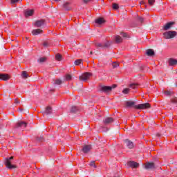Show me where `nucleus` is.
I'll return each mask as SVG.
<instances>
[{
  "label": "nucleus",
  "instance_id": "nucleus-30",
  "mask_svg": "<svg viewBox=\"0 0 177 177\" xmlns=\"http://www.w3.org/2000/svg\"><path fill=\"white\" fill-rule=\"evenodd\" d=\"M133 104H135L134 102L129 101L127 102V107H132V106H133Z\"/></svg>",
  "mask_w": 177,
  "mask_h": 177
},
{
  "label": "nucleus",
  "instance_id": "nucleus-24",
  "mask_svg": "<svg viewBox=\"0 0 177 177\" xmlns=\"http://www.w3.org/2000/svg\"><path fill=\"white\" fill-rule=\"evenodd\" d=\"M62 84H63V81L60 79L55 80L53 83L54 85H62Z\"/></svg>",
  "mask_w": 177,
  "mask_h": 177
},
{
  "label": "nucleus",
  "instance_id": "nucleus-32",
  "mask_svg": "<svg viewBox=\"0 0 177 177\" xmlns=\"http://www.w3.org/2000/svg\"><path fill=\"white\" fill-rule=\"evenodd\" d=\"M171 102L172 103H174L175 104H177V97H173L171 98Z\"/></svg>",
  "mask_w": 177,
  "mask_h": 177
},
{
  "label": "nucleus",
  "instance_id": "nucleus-12",
  "mask_svg": "<svg viewBox=\"0 0 177 177\" xmlns=\"http://www.w3.org/2000/svg\"><path fill=\"white\" fill-rule=\"evenodd\" d=\"M174 24H175V22H168L164 26L163 30H165V31L169 30V28H171V27H172Z\"/></svg>",
  "mask_w": 177,
  "mask_h": 177
},
{
  "label": "nucleus",
  "instance_id": "nucleus-36",
  "mask_svg": "<svg viewBox=\"0 0 177 177\" xmlns=\"http://www.w3.org/2000/svg\"><path fill=\"white\" fill-rule=\"evenodd\" d=\"M55 59H56L57 60H62V55H61L60 54H57V55H55Z\"/></svg>",
  "mask_w": 177,
  "mask_h": 177
},
{
  "label": "nucleus",
  "instance_id": "nucleus-33",
  "mask_svg": "<svg viewBox=\"0 0 177 177\" xmlns=\"http://www.w3.org/2000/svg\"><path fill=\"white\" fill-rule=\"evenodd\" d=\"M95 46L97 48H104L103 43H95Z\"/></svg>",
  "mask_w": 177,
  "mask_h": 177
},
{
  "label": "nucleus",
  "instance_id": "nucleus-1",
  "mask_svg": "<svg viewBox=\"0 0 177 177\" xmlns=\"http://www.w3.org/2000/svg\"><path fill=\"white\" fill-rule=\"evenodd\" d=\"M176 35V31L174 30H169L163 33V36L165 37V39H171L172 38H175Z\"/></svg>",
  "mask_w": 177,
  "mask_h": 177
},
{
  "label": "nucleus",
  "instance_id": "nucleus-48",
  "mask_svg": "<svg viewBox=\"0 0 177 177\" xmlns=\"http://www.w3.org/2000/svg\"><path fill=\"white\" fill-rule=\"evenodd\" d=\"M40 140V142H42V140H44V138H42L41 140Z\"/></svg>",
  "mask_w": 177,
  "mask_h": 177
},
{
  "label": "nucleus",
  "instance_id": "nucleus-49",
  "mask_svg": "<svg viewBox=\"0 0 177 177\" xmlns=\"http://www.w3.org/2000/svg\"><path fill=\"white\" fill-rule=\"evenodd\" d=\"M59 1H60V0H55L56 2H59Z\"/></svg>",
  "mask_w": 177,
  "mask_h": 177
},
{
  "label": "nucleus",
  "instance_id": "nucleus-17",
  "mask_svg": "<svg viewBox=\"0 0 177 177\" xmlns=\"http://www.w3.org/2000/svg\"><path fill=\"white\" fill-rule=\"evenodd\" d=\"M96 24H99L100 26L106 23V21L103 18H98L95 19Z\"/></svg>",
  "mask_w": 177,
  "mask_h": 177
},
{
  "label": "nucleus",
  "instance_id": "nucleus-37",
  "mask_svg": "<svg viewBox=\"0 0 177 177\" xmlns=\"http://www.w3.org/2000/svg\"><path fill=\"white\" fill-rule=\"evenodd\" d=\"M91 167H94V168H96V165L95 164V161H91L89 164Z\"/></svg>",
  "mask_w": 177,
  "mask_h": 177
},
{
  "label": "nucleus",
  "instance_id": "nucleus-47",
  "mask_svg": "<svg viewBox=\"0 0 177 177\" xmlns=\"http://www.w3.org/2000/svg\"><path fill=\"white\" fill-rule=\"evenodd\" d=\"M15 103L17 104V103H19V101H17V100H15Z\"/></svg>",
  "mask_w": 177,
  "mask_h": 177
},
{
  "label": "nucleus",
  "instance_id": "nucleus-28",
  "mask_svg": "<svg viewBox=\"0 0 177 177\" xmlns=\"http://www.w3.org/2000/svg\"><path fill=\"white\" fill-rule=\"evenodd\" d=\"M129 91H131L129 88H124L122 92V93H124V95H128L129 93Z\"/></svg>",
  "mask_w": 177,
  "mask_h": 177
},
{
  "label": "nucleus",
  "instance_id": "nucleus-39",
  "mask_svg": "<svg viewBox=\"0 0 177 177\" xmlns=\"http://www.w3.org/2000/svg\"><path fill=\"white\" fill-rule=\"evenodd\" d=\"M149 5H154V3L156 2V0H149Z\"/></svg>",
  "mask_w": 177,
  "mask_h": 177
},
{
  "label": "nucleus",
  "instance_id": "nucleus-9",
  "mask_svg": "<svg viewBox=\"0 0 177 177\" xmlns=\"http://www.w3.org/2000/svg\"><path fill=\"white\" fill-rule=\"evenodd\" d=\"M27 127V123L26 122H18L15 126L17 128H22V129H24Z\"/></svg>",
  "mask_w": 177,
  "mask_h": 177
},
{
  "label": "nucleus",
  "instance_id": "nucleus-43",
  "mask_svg": "<svg viewBox=\"0 0 177 177\" xmlns=\"http://www.w3.org/2000/svg\"><path fill=\"white\" fill-rule=\"evenodd\" d=\"M118 66H120L118 64H113V68H117V67H118Z\"/></svg>",
  "mask_w": 177,
  "mask_h": 177
},
{
  "label": "nucleus",
  "instance_id": "nucleus-18",
  "mask_svg": "<svg viewBox=\"0 0 177 177\" xmlns=\"http://www.w3.org/2000/svg\"><path fill=\"white\" fill-rule=\"evenodd\" d=\"M34 15V10H28L25 11L26 17H28V16H32Z\"/></svg>",
  "mask_w": 177,
  "mask_h": 177
},
{
  "label": "nucleus",
  "instance_id": "nucleus-20",
  "mask_svg": "<svg viewBox=\"0 0 177 177\" xmlns=\"http://www.w3.org/2000/svg\"><path fill=\"white\" fill-rule=\"evenodd\" d=\"M0 80H2V81H8V80H9V75L6 74H0Z\"/></svg>",
  "mask_w": 177,
  "mask_h": 177
},
{
  "label": "nucleus",
  "instance_id": "nucleus-23",
  "mask_svg": "<svg viewBox=\"0 0 177 177\" xmlns=\"http://www.w3.org/2000/svg\"><path fill=\"white\" fill-rule=\"evenodd\" d=\"M147 56H154V55H155V53H154V50H153V49H148L147 50Z\"/></svg>",
  "mask_w": 177,
  "mask_h": 177
},
{
  "label": "nucleus",
  "instance_id": "nucleus-8",
  "mask_svg": "<svg viewBox=\"0 0 177 177\" xmlns=\"http://www.w3.org/2000/svg\"><path fill=\"white\" fill-rule=\"evenodd\" d=\"M35 27H42V26H45V19L37 20L35 23Z\"/></svg>",
  "mask_w": 177,
  "mask_h": 177
},
{
  "label": "nucleus",
  "instance_id": "nucleus-34",
  "mask_svg": "<svg viewBox=\"0 0 177 177\" xmlns=\"http://www.w3.org/2000/svg\"><path fill=\"white\" fill-rule=\"evenodd\" d=\"M45 60H46V57H40V58L38 59V62H39V63H44V62H45Z\"/></svg>",
  "mask_w": 177,
  "mask_h": 177
},
{
  "label": "nucleus",
  "instance_id": "nucleus-40",
  "mask_svg": "<svg viewBox=\"0 0 177 177\" xmlns=\"http://www.w3.org/2000/svg\"><path fill=\"white\" fill-rule=\"evenodd\" d=\"M120 35L123 37V38H127V37H128V35H127V33L124 32L120 33Z\"/></svg>",
  "mask_w": 177,
  "mask_h": 177
},
{
  "label": "nucleus",
  "instance_id": "nucleus-19",
  "mask_svg": "<svg viewBox=\"0 0 177 177\" xmlns=\"http://www.w3.org/2000/svg\"><path fill=\"white\" fill-rule=\"evenodd\" d=\"M163 93L165 95V96H172L174 93L171 90H165L163 91Z\"/></svg>",
  "mask_w": 177,
  "mask_h": 177
},
{
  "label": "nucleus",
  "instance_id": "nucleus-10",
  "mask_svg": "<svg viewBox=\"0 0 177 177\" xmlns=\"http://www.w3.org/2000/svg\"><path fill=\"white\" fill-rule=\"evenodd\" d=\"M145 169H154L156 168V165H154L153 162H147L145 166Z\"/></svg>",
  "mask_w": 177,
  "mask_h": 177
},
{
  "label": "nucleus",
  "instance_id": "nucleus-38",
  "mask_svg": "<svg viewBox=\"0 0 177 177\" xmlns=\"http://www.w3.org/2000/svg\"><path fill=\"white\" fill-rule=\"evenodd\" d=\"M113 8L115 9V10H117V9H118V4L113 3Z\"/></svg>",
  "mask_w": 177,
  "mask_h": 177
},
{
  "label": "nucleus",
  "instance_id": "nucleus-21",
  "mask_svg": "<svg viewBox=\"0 0 177 177\" xmlns=\"http://www.w3.org/2000/svg\"><path fill=\"white\" fill-rule=\"evenodd\" d=\"M64 10H71V7L70 6L69 3H64L63 5Z\"/></svg>",
  "mask_w": 177,
  "mask_h": 177
},
{
  "label": "nucleus",
  "instance_id": "nucleus-31",
  "mask_svg": "<svg viewBox=\"0 0 177 177\" xmlns=\"http://www.w3.org/2000/svg\"><path fill=\"white\" fill-rule=\"evenodd\" d=\"M82 63V59H77L75 61V66H80Z\"/></svg>",
  "mask_w": 177,
  "mask_h": 177
},
{
  "label": "nucleus",
  "instance_id": "nucleus-29",
  "mask_svg": "<svg viewBox=\"0 0 177 177\" xmlns=\"http://www.w3.org/2000/svg\"><path fill=\"white\" fill-rule=\"evenodd\" d=\"M77 111H78V108H77V106H72L71 113H77Z\"/></svg>",
  "mask_w": 177,
  "mask_h": 177
},
{
  "label": "nucleus",
  "instance_id": "nucleus-2",
  "mask_svg": "<svg viewBox=\"0 0 177 177\" xmlns=\"http://www.w3.org/2000/svg\"><path fill=\"white\" fill-rule=\"evenodd\" d=\"M114 88H117L116 84H113L111 86H102L100 88V91H101V92H104V93H110V92H111V91H113V89H114Z\"/></svg>",
  "mask_w": 177,
  "mask_h": 177
},
{
  "label": "nucleus",
  "instance_id": "nucleus-16",
  "mask_svg": "<svg viewBox=\"0 0 177 177\" xmlns=\"http://www.w3.org/2000/svg\"><path fill=\"white\" fill-rule=\"evenodd\" d=\"M177 64V59L174 58H171L169 59V66H176Z\"/></svg>",
  "mask_w": 177,
  "mask_h": 177
},
{
  "label": "nucleus",
  "instance_id": "nucleus-11",
  "mask_svg": "<svg viewBox=\"0 0 177 177\" xmlns=\"http://www.w3.org/2000/svg\"><path fill=\"white\" fill-rule=\"evenodd\" d=\"M91 149H92V147L91 145H85L82 149V151H83V153H84V154H86L89 151H91Z\"/></svg>",
  "mask_w": 177,
  "mask_h": 177
},
{
  "label": "nucleus",
  "instance_id": "nucleus-15",
  "mask_svg": "<svg viewBox=\"0 0 177 177\" xmlns=\"http://www.w3.org/2000/svg\"><path fill=\"white\" fill-rule=\"evenodd\" d=\"M42 32H44V30H42L41 29H34L32 31V34L33 35H39V34H42Z\"/></svg>",
  "mask_w": 177,
  "mask_h": 177
},
{
  "label": "nucleus",
  "instance_id": "nucleus-42",
  "mask_svg": "<svg viewBox=\"0 0 177 177\" xmlns=\"http://www.w3.org/2000/svg\"><path fill=\"white\" fill-rule=\"evenodd\" d=\"M43 45H44V46H45V47H48V46H49V43L45 41V42L43 44Z\"/></svg>",
  "mask_w": 177,
  "mask_h": 177
},
{
  "label": "nucleus",
  "instance_id": "nucleus-44",
  "mask_svg": "<svg viewBox=\"0 0 177 177\" xmlns=\"http://www.w3.org/2000/svg\"><path fill=\"white\" fill-rule=\"evenodd\" d=\"M16 2H19V0H11V3H16Z\"/></svg>",
  "mask_w": 177,
  "mask_h": 177
},
{
  "label": "nucleus",
  "instance_id": "nucleus-25",
  "mask_svg": "<svg viewBox=\"0 0 177 177\" xmlns=\"http://www.w3.org/2000/svg\"><path fill=\"white\" fill-rule=\"evenodd\" d=\"M72 78H73V76H71V75L70 74H67L66 75H65L66 81H71Z\"/></svg>",
  "mask_w": 177,
  "mask_h": 177
},
{
  "label": "nucleus",
  "instance_id": "nucleus-4",
  "mask_svg": "<svg viewBox=\"0 0 177 177\" xmlns=\"http://www.w3.org/2000/svg\"><path fill=\"white\" fill-rule=\"evenodd\" d=\"M135 107L138 109L139 110H145V109H150V104L149 103H145L136 105Z\"/></svg>",
  "mask_w": 177,
  "mask_h": 177
},
{
  "label": "nucleus",
  "instance_id": "nucleus-46",
  "mask_svg": "<svg viewBox=\"0 0 177 177\" xmlns=\"http://www.w3.org/2000/svg\"><path fill=\"white\" fill-rule=\"evenodd\" d=\"M140 5H143V3H145V1H140Z\"/></svg>",
  "mask_w": 177,
  "mask_h": 177
},
{
  "label": "nucleus",
  "instance_id": "nucleus-14",
  "mask_svg": "<svg viewBox=\"0 0 177 177\" xmlns=\"http://www.w3.org/2000/svg\"><path fill=\"white\" fill-rule=\"evenodd\" d=\"M49 114H52V108L48 106L45 112L43 113V115L45 117V115H49Z\"/></svg>",
  "mask_w": 177,
  "mask_h": 177
},
{
  "label": "nucleus",
  "instance_id": "nucleus-45",
  "mask_svg": "<svg viewBox=\"0 0 177 177\" xmlns=\"http://www.w3.org/2000/svg\"><path fill=\"white\" fill-rule=\"evenodd\" d=\"M91 0H83V1L84 2V3H88V2H89Z\"/></svg>",
  "mask_w": 177,
  "mask_h": 177
},
{
  "label": "nucleus",
  "instance_id": "nucleus-41",
  "mask_svg": "<svg viewBox=\"0 0 177 177\" xmlns=\"http://www.w3.org/2000/svg\"><path fill=\"white\" fill-rule=\"evenodd\" d=\"M138 21H140V23H143L144 19L142 17H138Z\"/></svg>",
  "mask_w": 177,
  "mask_h": 177
},
{
  "label": "nucleus",
  "instance_id": "nucleus-35",
  "mask_svg": "<svg viewBox=\"0 0 177 177\" xmlns=\"http://www.w3.org/2000/svg\"><path fill=\"white\" fill-rule=\"evenodd\" d=\"M104 48H109L110 46V41H106L105 43H103Z\"/></svg>",
  "mask_w": 177,
  "mask_h": 177
},
{
  "label": "nucleus",
  "instance_id": "nucleus-26",
  "mask_svg": "<svg viewBox=\"0 0 177 177\" xmlns=\"http://www.w3.org/2000/svg\"><path fill=\"white\" fill-rule=\"evenodd\" d=\"M21 77L22 78H28V74L27 73V72L26 71H23L22 73H21Z\"/></svg>",
  "mask_w": 177,
  "mask_h": 177
},
{
  "label": "nucleus",
  "instance_id": "nucleus-13",
  "mask_svg": "<svg viewBox=\"0 0 177 177\" xmlns=\"http://www.w3.org/2000/svg\"><path fill=\"white\" fill-rule=\"evenodd\" d=\"M112 122H114V119H113V118H106L104 120V124L105 125H109V124H111Z\"/></svg>",
  "mask_w": 177,
  "mask_h": 177
},
{
  "label": "nucleus",
  "instance_id": "nucleus-7",
  "mask_svg": "<svg viewBox=\"0 0 177 177\" xmlns=\"http://www.w3.org/2000/svg\"><path fill=\"white\" fill-rule=\"evenodd\" d=\"M128 167H130L131 168H138L139 167V163L135 162V161H129L127 162Z\"/></svg>",
  "mask_w": 177,
  "mask_h": 177
},
{
  "label": "nucleus",
  "instance_id": "nucleus-6",
  "mask_svg": "<svg viewBox=\"0 0 177 177\" xmlns=\"http://www.w3.org/2000/svg\"><path fill=\"white\" fill-rule=\"evenodd\" d=\"M124 144L126 145L127 147H128V149H133L134 145H133V142L128 139H125L124 140Z\"/></svg>",
  "mask_w": 177,
  "mask_h": 177
},
{
  "label": "nucleus",
  "instance_id": "nucleus-27",
  "mask_svg": "<svg viewBox=\"0 0 177 177\" xmlns=\"http://www.w3.org/2000/svg\"><path fill=\"white\" fill-rule=\"evenodd\" d=\"M129 88H131V89H136V88H138V84H135V83L131 84L129 85Z\"/></svg>",
  "mask_w": 177,
  "mask_h": 177
},
{
  "label": "nucleus",
  "instance_id": "nucleus-3",
  "mask_svg": "<svg viewBox=\"0 0 177 177\" xmlns=\"http://www.w3.org/2000/svg\"><path fill=\"white\" fill-rule=\"evenodd\" d=\"M12 160H13V156L6 158L5 160V165L6 168H8V169H13L16 168V166L12 165Z\"/></svg>",
  "mask_w": 177,
  "mask_h": 177
},
{
  "label": "nucleus",
  "instance_id": "nucleus-5",
  "mask_svg": "<svg viewBox=\"0 0 177 177\" xmlns=\"http://www.w3.org/2000/svg\"><path fill=\"white\" fill-rule=\"evenodd\" d=\"M91 74L86 72L83 73L82 75L79 77L80 81H88L89 80V77H91Z\"/></svg>",
  "mask_w": 177,
  "mask_h": 177
},
{
  "label": "nucleus",
  "instance_id": "nucleus-50",
  "mask_svg": "<svg viewBox=\"0 0 177 177\" xmlns=\"http://www.w3.org/2000/svg\"><path fill=\"white\" fill-rule=\"evenodd\" d=\"M93 54V52L91 51V53H90V55H92Z\"/></svg>",
  "mask_w": 177,
  "mask_h": 177
},
{
  "label": "nucleus",
  "instance_id": "nucleus-22",
  "mask_svg": "<svg viewBox=\"0 0 177 177\" xmlns=\"http://www.w3.org/2000/svg\"><path fill=\"white\" fill-rule=\"evenodd\" d=\"M115 41L116 44H120V42H122V37H121V36L116 35L115 37Z\"/></svg>",
  "mask_w": 177,
  "mask_h": 177
}]
</instances>
